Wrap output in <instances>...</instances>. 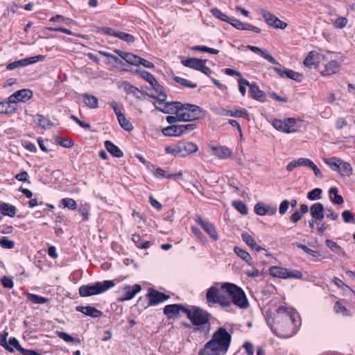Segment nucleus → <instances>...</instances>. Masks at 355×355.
I'll return each mask as SVG.
<instances>
[{
  "mask_svg": "<svg viewBox=\"0 0 355 355\" xmlns=\"http://www.w3.org/2000/svg\"><path fill=\"white\" fill-rule=\"evenodd\" d=\"M232 336L225 328L220 327L214 334L211 339L201 349L198 355H219L225 354L228 350Z\"/></svg>",
  "mask_w": 355,
  "mask_h": 355,
  "instance_id": "f257e3e1",
  "label": "nucleus"
},
{
  "mask_svg": "<svg viewBox=\"0 0 355 355\" xmlns=\"http://www.w3.org/2000/svg\"><path fill=\"white\" fill-rule=\"evenodd\" d=\"M185 311L187 318L196 326L193 331L208 335L211 329V314L198 306H193L191 309H187Z\"/></svg>",
  "mask_w": 355,
  "mask_h": 355,
  "instance_id": "f03ea898",
  "label": "nucleus"
},
{
  "mask_svg": "<svg viewBox=\"0 0 355 355\" xmlns=\"http://www.w3.org/2000/svg\"><path fill=\"white\" fill-rule=\"evenodd\" d=\"M222 291L228 294L232 303L241 309H246L249 306L248 300L243 290L233 283L225 282L220 285Z\"/></svg>",
  "mask_w": 355,
  "mask_h": 355,
  "instance_id": "7ed1b4c3",
  "label": "nucleus"
},
{
  "mask_svg": "<svg viewBox=\"0 0 355 355\" xmlns=\"http://www.w3.org/2000/svg\"><path fill=\"white\" fill-rule=\"evenodd\" d=\"M203 110L196 105L180 102L178 114L180 121H191L202 117Z\"/></svg>",
  "mask_w": 355,
  "mask_h": 355,
  "instance_id": "20e7f679",
  "label": "nucleus"
},
{
  "mask_svg": "<svg viewBox=\"0 0 355 355\" xmlns=\"http://www.w3.org/2000/svg\"><path fill=\"white\" fill-rule=\"evenodd\" d=\"M115 286V283L112 280L97 282L94 284L83 285L79 288V294L81 297H88L105 293L111 288Z\"/></svg>",
  "mask_w": 355,
  "mask_h": 355,
  "instance_id": "39448f33",
  "label": "nucleus"
},
{
  "mask_svg": "<svg viewBox=\"0 0 355 355\" xmlns=\"http://www.w3.org/2000/svg\"><path fill=\"white\" fill-rule=\"evenodd\" d=\"M220 283H215L207 291L206 300L209 304H219L223 307H228L232 304L230 297L220 293Z\"/></svg>",
  "mask_w": 355,
  "mask_h": 355,
  "instance_id": "423d86ee",
  "label": "nucleus"
},
{
  "mask_svg": "<svg viewBox=\"0 0 355 355\" xmlns=\"http://www.w3.org/2000/svg\"><path fill=\"white\" fill-rule=\"evenodd\" d=\"M198 150V146L193 142H180L165 148L166 153L180 157H185Z\"/></svg>",
  "mask_w": 355,
  "mask_h": 355,
  "instance_id": "0eeeda50",
  "label": "nucleus"
},
{
  "mask_svg": "<svg viewBox=\"0 0 355 355\" xmlns=\"http://www.w3.org/2000/svg\"><path fill=\"white\" fill-rule=\"evenodd\" d=\"M206 62V60L196 58H188L187 59L182 60L181 62L184 67L200 71L209 76L212 71L210 68L205 66Z\"/></svg>",
  "mask_w": 355,
  "mask_h": 355,
  "instance_id": "6e6552de",
  "label": "nucleus"
},
{
  "mask_svg": "<svg viewBox=\"0 0 355 355\" xmlns=\"http://www.w3.org/2000/svg\"><path fill=\"white\" fill-rule=\"evenodd\" d=\"M277 316L275 318L277 322L284 320L291 321L294 326H297V319L299 318V315L293 308L280 306L277 309Z\"/></svg>",
  "mask_w": 355,
  "mask_h": 355,
  "instance_id": "1a4fd4ad",
  "label": "nucleus"
},
{
  "mask_svg": "<svg viewBox=\"0 0 355 355\" xmlns=\"http://www.w3.org/2000/svg\"><path fill=\"white\" fill-rule=\"evenodd\" d=\"M272 124L276 130L286 133H292L297 130L296 121L293 118H287L284 121L275 119Z\"/></svg>",
  "mask_w": 355,
  "mask_h": 355,
  "instance_id": "9d476101",
  "label": "nucleus"
},
{
  "mask_svg": "<svg viewBox=\"0 0 355 355\" xmlns=\"http://www.w3.org/2000/svg\"><path fill=\"white\" fill-rule=\"evenodd\" d=\"M261 14L264 19L265 21L270 26L275 28H279L284 30L285 29L288 24L280 20L278 17H277L275 15L272 14L271 12L262 9L261 10Z\"/></svg>",
  "mask_w": 355,
  "mask_h": 355,
  "instance_id": "9b49d317",
  "label": "nucleus"
},
{
  "mask_svg": "<svg viewBox=\"0 0 355 355\" xmlns=\"http://www.w3.org/2000/svg\"><path fill=\"white\" fill-rule=\"evenodd\" d=\"M141 290V287L139 284H135L132 286L125 285L121 288L122 295L119 297V301L123 302L132 300Z\"/></svg>",
  "mask_w": 355,
  "mask_h": 355,
  "instance_id": "f8f14e48",
  "label": "nucleus"
},
{
  "mask_svg": "<svg viewBox=\"0 0 355 355\" xmlns=\"http://www.w3.org/2000/svg\"><path fill=\"white\" fill-rule=\"evenodd\" d=\"M196 221L213 240L217 241L218 239V232L212 223L204 220L200 216H196Z\"/></svg>",
  "mask_w": 355,
  "mask_h": 355,
  "instance_id": "ddd939ff",
  "label": "nucleus"
},
{
  "mask_svg": "<svg viewBox=\"0 0 355 355\" xmlns=\"http://www.w3.org/2000/svg\"><path fill=\"white\" fill-rule=\"evenodd\" d=\"M33 96V92L28 89H23L15 92L10 95L8 100L10 103H16L17 101L26 102Z\"/></svg>",
  "mask_w": 355,
  "mask_h": 355,
  "instance_id": "4468645a",
  "label": "nucleus"
},
{
  "mask_svg": "<svg viewBox=\"0 0 355 355\" xmlns=\"http://www.w3.org/2000/svg\"><path fill=\"white\" fill-rule=\"evenodd\" d=\"M179 101L166 102L163 107H159L156 103H153L155 109L165 114H178Z\"/></svg>",
  "mask_w": 355,
  "mask_h": 355,
  "instance_id": "2eb2a0df",
  "label": "nucleus"
},
{
  "mask_svg": "<svg viewBox=\"0 0 355 355\" xmlns=\"http://www.w3.org/2000/svg\"><path fill=\"white\" fill-rule=\"evenodd\" d=\"M148 297L150 305H157L168 299L169 296L157 291L152 290L148 294Z\"/></svg>",
  "mask_w": 355,
  "mask_h": 355,
  "instance_id": "dca6fc26",
  "label": "nucleus"
},
{
  "mask_svg": "<svg viewBox=\"0 0 355 355\" xmlns=\"http://www.w3.org/2000/svg\"><path fill=\"white\" fill-rule=\"evenodd\" d=\"M210 148L213 154L219 159H226L232 155V150L224 146H211Z\"/></svg>",
  "mask_w": 355,
  "mask_h": 355,
  "instance_id": "f3484780",
  "label": "nucleus"
},
{
  "mask_svg": "<svg viewBox=\"0 0 355 355\" xmlns=\"http://www.w3.org/2000/svg\"><path fill=\"white\" fill-rule=\"evenodd\" d=\"M274 70L277 71L279 76L282 78H288L294 80L297 82L302 80V75L291 69H281L279 68H274Z\"/></svg>",
  "mask_w": 355,
  "mask_h": 355,
  "instance_id": "a211bd4d",
  "label": "nucleus"
},
{
  "mask_svg": "<svg viewBox=\"0 0 355 355\" xmlns=\"http://www.w3.org/2000/svg\"><path fill=\"white\" fill-rule=\"evenodd\" d=\"M185 309H187V308L184 306L182 304H168L165 306L164 309V313L168 318H171L174 315H177L180 311L185 313Z\"/></svg>",
  "mask_w": 355,
  "mask_h": 355,
  "instance_id": "6ab92c4d",
  "label": "nucleus"
},
{
  "mask_svg": "<svg viewBox=\"0 0 355 355\" xmlns=\"http://www.w3.org/2000/svg\"><path fill=\"white\" fill-rule=\"evenodd\" d=\"M311 217L315 220H320L324 217V208L322 203L316 202L310 207Z\"/></svg>",
  "mask_w": 355,
  "mask_h": 355,
  "instance_id": "aec40b11",
  "label": "nucleus"
},
{
  "mask_svg": "<svg viewBox=\"0 0 355 355\" xmlns=\"http://www.w3.org/2000/svg\"><path fill=\"white\" fill-rule=\"evenodd\" d=\"M76 310L92 318H100L103 315L101 311L91 306H78Z\"/></svg>",
  "mask_w": 355,
  "mask_h": 355,
  "instance_id": "412c9836",
  "label": "nucleus"
},
{
  "mask_svg": "<svg viewBox=\"0 0 355 355\" xmlns=\"http://www.w3.org/2000/svg\"><path fill=\"white\" fill-rule=\"evenodd\" d=\"M247 47L251 51L260 54L262 58L268 60L271 64H279V62L266 49H261L259 47L252 45H248Z\"/></svg>",
  "mask_w": 355,
  "mask_h": 355,
  "instance_id": "4be33fe9",
  "label": "nucleus"
},
{
  "mask_svg": "<svg viewBox=\"0 0 355 355\" xmlns=\"http://www.w3.org/2000/svg\"><path fill=\"white\" fill-rule=\"evenodd\" d=\"M320 58L322 59H326L324 55H320L315 51H312L309 53L308 55L304 60V64L309 68H311L316 62L320 61Z\"/></svg>",
  "mask_w": 355,
  "mask_h": 355,
  "instance_id": "5701e85b",
  "label": "nucleus"
},
{
  "mask_svg": "<svg viewBox=\"0 0 355 355\" xmlns=\"http://www.w3.org/2000/svg\"><path fill=\"white\" fill-rule=\"evenodd\" d=\"M250 94L252 98L260 102H264L266 98V94L259 89L256 84L250 85Z\"/></svg>",
  "mask_w": 355,
  "mask_h": 355,
  "instance_id": "b1692460",
  "label": "nucleus"
},
{
  "mask_svg": "<svg viewBox=\"0 0 355 355\" xmlns=\"http://www.w3.org/2000/svg\"><path fill=\"white\" fill-rule=\"evenodd\" d=\"M241 238L243 241L252 249L255 250L257 252L264 250L265 249L260 247L255 240L247 232L241 234Z\"/></svg>",
  "mask_w": 355,
  "mask_h": 355,
  "instance_id": "393cba45",
  "label": "nucleus"
},
{
  "mask_svg": "<svg viewBox=\"0 0 355 355\" xmlns=\"http://www.w3.org/2000/svg\"><path fill=\"white\" fill-rule=\"evenodd\" d=\"M234 252L238 257L244 260L250 266H252L254 264L252 257L246 250L236 246L234 248Z\"/></svg>",
  "mask_w": 355,
  "mask_h": 355,
  "instance_id": "a878e982",
  "label": "nucleus"
},
{
  "mask_svg": "<svg viewBox=\"0 0 355 355\" xmlns=\"http://www.w3.org/2000/svg\"><path fill=\"white\" fill-rule=\"evenodd\" d=\"M0 211L3 215L14 217L16 214V207L12 205L0 201Z\"/></svg>",
  "mask_w": 355,
  "mask_h": 355,
  "instance_id": "bb28decb",
  "label": "nucleus"
},
{
  "mask_svg": "<svg viewBox=\"0 0 355 355\" xmlns=\"http://www.w3.org/2000/svg\"><path fill=\"white\" fill-rule=\"evenodd\" d=\"M104 144L106 150L114 157L119 158L123 155V152L119 149V148L114 144L112 141H105Z\"/></svg>",
  "mask_w": 355,
  "mask_h": 355,
  "instance_id": "cd10ccee",
  "label": "nucleus"
},
{
  "mask_svg": "<svg viewBox=\"0 0 355 355\" xmlns=\"http://www.w3.org/2000/svg\"><path fill=\"white\" fill-rule=\"evenodd\" d=\"M338 69V62L336 60H332L325 65L324 70L321 73L322 76H329L336 73Z\"/></svg>",
  "mask_w": 355,
  "mask_h": 355,
  "instance_id": "c85d7f7f",
  "label": "nucleus"
},
{
  "mask_svg": "<svg viewBox=\"0 0 355 355\" xmlns=\"http://www.w3.org/2000/svg\"><path fill=\"white\" fill-rule=\"evenodd\" d=\"M150 85L153 87V90L157 94V97H158V103L161 104L162 101H166L167 96L164 92L163 87L157 81L156 79L155 83L150 84Z\"/></svg>",
  "mask_w": 355,
  "mask_h": 355,
  "instance_id": "c756f323",
  "label": "nucleus"
},
{
  "mask_svg": "<svg viewBox=\"0 0 355 355\" xmlns=\"http://www.w3.org/2000/svg\"><path fill=\"white\" fill-rule=\"evenodd\" d=\"M83 102L87 107H89L91 109H96L98 107V98L92 94H84Z\"/></svg>",
  "mask_w": 355,
  "mask_h": 355,
  "instance_id": "7c9ffc66",
  "label": "nucleus"
},
{
  "mask_svg": "<svg viewBox=\"0 0 355 355\" xmlns=\"http://www.w3.org/2000/svg\"><path fill=\"white\" fill-rule=\"evenodd\" d=\"M286 268H283L278 266H272L269 269V273L271 276L282 279H286L287 275Z\"/></svg>",
  "mask_w": 355,
  "mask_h": 355,
  "instance_id": "2f4dec72",
  "label": "nucleus"
},
{
  "mask_svg": "<svg viewBox=\"0 0 355 355\" xmlns=\"http://www.w3.org/2000/svg\"><path fill=\"white\" fill-rule=\"evenodd\" d=\"M162 133L167 137L180 136V128L178 125H171L162 129Z\"/></svg>",
  "mask_w": 355,
  "mask_h": 355,
  "instance_id": "473e14b6",
  "label": "nucleus"
},
{
  "mask_svg": "<svg viewBox=\"0 0 355 355\" xmlns=\"http://www.w3.org/2000/svg\"><path fill=\"white\" fill-rule=\"evenodd\" d=\"M12 103H10V101L8 102H0V114H12L15 112L16 107H15L12 105Z\"/></svg>",
  "mask_w": 355,
  "mask_h": 355,
  "instance_id": "72a5a7b5",
  "label": "nucleus"
},
{
  "mask_svg": "<svg viewBox=\"0 0 355 355\" xmlns=\"http://www.w3.org/2000/svg\"><path fill=\"white\" fill-rule=\"evenodd\" d=\"M329 194L331 200L334 204L341 205L343 203V198L338 193V189L336 187H331L329 191Z\"/></svg>",
  "mask_w": 355,
  "mask_h": 355,
  "instance_id": "f704fd0d",
  "label": "nucleus"
},
{
  "mask_svg": "<svg viewBox=\"0 0 355 355\" xmlns=\"http://www.w3.org/2000/svg\"><path fill=\"white\" fill-rule=\"evenodd\" d=\"M37 121L38 126L42 129L49 130L53 126V123L51 120L43 115L38 114L37 116Z\"/></svg>",
  "mask_w": 355,
  "mask_h": 355,
  "instance_id": "c9c22d12",
  "label": "nucleus"
},
{
  "mask_svg": "<svg viewBox=\"0 0 355 355\" xmlns=\"http://www.w3.org/2000/svg\"><path fill=\"white\" fill-rule=\"evenodd\" d=\"M338 172L342 176H350L352 174V167L349 163L342 160Z\"/></svg>",
  "mask_w": 355,
  "mask_h": 355,
  "instance_id": "e433bc0d",
  "label": "nucleus"
},
{
  "mask_svg": "<svg viewBox=\"0 0 355 355\" xmlns=\"http://www.w3.org/2000/svg\"><path fill=\"white\" fill-rule=\"evenodd\" d=\"M117 119L120 125L126 131L131 132L134 129L132 124L125 118L123 114H119Z\"/></svg>",
  "mask_w": 355,
  "mask_h": 355,
  "instance_id": "4c0bfd02",
  "label": "nucleus"
},
{
  "mask_svg": "<svg viewBox=\"0 0 355 355\" xmlns=\"http://www.w3.org/2000/svg\"><path fill=\"white\" fill-rule=\"evenodd\" d=\"M27 298L31 302L37 304H45L49 302L48 298L32 293H28Z\"/></svg>",
  "mask_w": 355,
  "mask_h": 355,
  "instance_id": "58836bf2",
  "label": "nucleus"
},
{
  "mask_svg": "<svg viewBox=\"0 0 355 355\" xmlns=\"http://www.w3.org/2000/svg\"><path fill=\"white\" fill-rule=\"evenodd\" d=\"M137 73L139 74V76L146 80L150 85L155 83V78L154 76L147 71L143 69H137Z\"/></svg>",
  "mask_w": 355,
  "mask_h": 355,
  "instance_id": "ea45409f",
  "label": "nucleus"
},
{
  "mask_svg": "<svg viewBox=\"0 0 355 355\" xmlns=\"http://www.w3.org/2000/svg\"><path fill=\"white\" fill-rule=\"evenodd\" d=\"M211 12L215 17L227 23H228L229 20L231 18L216 8L211 9Z\"/></svg>",
  "mask_w": 355,
  "mask_h": 355,
  "instance_id": "a19ab883",
  "label": "nucleus"
},
{
  "mask_svg": "<svg viewBox=\"0 0 355 355\" xmlns=\"http://www.w3.org/2000/svg\"><path fill=\"white\" fill-rule=\"evenodd\" d=\"M325 163L328 164L333 171H338L340 169V165L342 162L340 159L331 157L329 160L325 159Z\"/></svg>",
  "mask_w": 355,
  "mask_h": 355,
  "instance_id": "79ce46f5",
  "label": "nucleus"
},
{
  "mask_svg": "<svg viewBox=\"0 0 355 355\" xmlns=\"http://www.w3.org/2000/svg\"><path fill=\"white\" fill-rule=\"evenodd\" d=\"M55 143L58 145L67 148H71L74 145V143L72 140L63 139L59 136L55 137Z\"/></svg>",
  "mask_w": 355,
  "mask_h": 355,
  "instance_id": "37998d69",
  "label": "nucleus"
},
{
  "mask_svg": "<svg viewBox=\"0 0 355 355\" xmlns=\"http://www.w3.org/2000/svg\"><path fill=\"white\" fill-rule=\"evenodd\" d=\"M56 334L58 335V336L60 338H61L68 343H80V342L79 338H73L71 335H69L65 332H63V331H56Z\"/></svg>",
  "mask_w": 355,
  "mask_h": 355,
  "instance_id": "c03bdc74",
  "label": "nucleus"
},
{
  "mask_svg": "<svg viewBox=\"0 0 355 355\" xmlns=\"http://www.w3.org/2000/svg\"><path fill=\"white\" fill-rule=\"evenodd\" d=\"M232 205L233 207L241 214L245 215L248 214V207L243 202L236 200L232 202Z\"/></svg>",
  "mask_w": 355,
  "mask_h": 355,
  "instance_id": "a18cd8bd",
  "label": "nucleus"
},
{
  "mask_svg": "<svg viewBox=\"0 0 355 355\" xmlns=\"http://www.w3.org/2000/svg\"><path fill=\"white\" fill-rule=\"evenodd\" d=\"M322 193L321 189L315 188L308 193L307 198L310 200H320L322 198Z\"/></svg>",
  "mask_w": 355,
  "mask_h": 355,
  "instance_id": "49530a36",
  "label": "nucleus"
},
{
  "mask_svg": "<svg viewBox=\"0 0 355 355\" xmlns=\"http://www.w3.org/2000/svg\"><path fill=\"white\" fill-rule=\"evenodd\" d=\"M61 203L64 206V207L68 208L71 210H75L77 208L76 202L72 198H63L61 200Z\"/></svg>",
  "mask_w": 355,
  "mask_h": 355,
  "instance_id": "de8ad7c7",
  "label": "nucleus"
},
{
  "mask_svg": "<svg viewBox=\"0 0 355 355\" xmlns=\"http://www.w3.org/2000/svg\"><path fill=\"white\" fill-rule=\"evenodd\" d=\"M174 80L176 83H178L186 87L196 88L197 87V84L192 83L189 80H188L185 78H181V77L175 76V77H174Z\"/></svg>",
  "mask_w": 355,
  "mask_h": 355,
  "instance_id": "09e8293b",
  "label": "nucleus"
},
{
  "mask_svg": "<svg viewBox=\"0 0 355 355\" xmlns=\"http://www.w3.org/2000/svg\"><path fill=\"white\" fill-rule=\"evenodd\" d=\"M230 116L234 117H245L250 121V116L245 110H230Z\"/></svg>",
  "mask_w": 355,
  "mask_h": 355,
  "instance_id": "8fccbe9b",
  "label": "nucleus"
},
{
  "mask_svg": "<svg viewBox=\"0 0 355 355\" xmlns=\"http://www.w3.org/2000/svg\"><path fill=\"white\" fill-rule=\"evenodd\" d=\"M180 128V135L183 134H188L196 128V125L194 123L178 125Z\"/></svg>",
  "mask_w": 355,
  "mask_h": 355,
  "instance_id": "3c124183",
  "label": "nucleus"
},
{
  "mask_svg": "<svg viewBox=\"0 0 355 355\" xmlns=\"http://www.w3.org/2000/svg\"><path fill=\"white\" fill-rule=\"evenodd\" d=\"M254 211L259 216H265L268 212V207L262 202H257L254 206Z\"/></svg>",
  "mask_w": 355,
  "mask_h": 355,
  "instance_id": "603ef678",
  "label": "nucleus"
},
{
  "mask_svg": "<svg viewBox=\"0 0 355 355\" xmlns=\"http://www.w3.org/2000/svg\"><path fill=\"white\" fill-rule=\"evenodd\" d=\"M191 50L207 52L211 54H218L219 51L215 49L209 48L205 46H194L191 48Z\"/></svg>",
  "mask_w": 355,
  "mask_h": 355,
  "instance_id": "864d4df0",
  "label": "nucleus"
},
{
  "mask_svg": "<svg viewBox=\"0 0 355 355\" xmlns=\"http://www.w3.org/2000/svg\"><path fill=\"white\" fill-rule=\"evenodd\" d=\"M140 57L129 53L128 54H125V60L132 65L139 66Z\"/></svg>",
  "mask_w": 355,
  "mask_h": 355,
  "instance_id": "5fc2aeb1",
  "label": "nucleus"
},
{
  "mask_svg": "<svg viewBox=\"0 0 355 355\" xmlns=\"http://www.w3.org/2000/svg\"><path fill=\"white\" fill-rule=\"evenodd\" d=\"M228 24L238 30H245V26L247 24V23L242 22L240 20L234 18H230Z\"/></svg>",
  "mask_w": 355,
  "mask_h": 355,
  "instance_id": "6e6d98bb",
  "label": "nucleus"
},
{
  "mask_svg": "<svg viewBox=\"0 0 355 355\" xmlns=\"http://www.w3.org/2000/svg\"><path fill=\"white\" fill-rule=\"evenodd\" d=\"M8 334L7 332H4L3 334L0 335V345L6 349H7L10 352H13L14 349L12 347L9 346L7 343V337Z\"/></svg>",
  "mask_w": 355,
  "mask_h": 355,
  "instance_id": "4d7b16f0",
  "label": "nucleus"
},
{
  "mask_svg": "<svg viewBox=\"0 0 355 355\" xmlns=\"http://www.w3.org/2000/svg\"><path fill=\"white\" fill-rule=\"evenodd\" d=\"M116 37H118L129 43L135 42V37L132 35L124 32L118 31L117 35H116Z\"/></svg>",
  "mask_w": 355,
  "mask_h": 355,
  "instance_id": "13d9d810",
  "label": "nucleus"
},
{
  "mask_svg": "<svg viewBox=\"0 0 355 355\" xmlns=\"http://www.w3.org/2000/svg\"><path fill=\"white\" fill-rule=\"evenodd\" d=\"M297 248L303 250L306 253L309 254V255L313 257H319L321 256L319 252L313 250L304 244L297 243Z\"/></svg>",
  "mask_w": 355,
  "mask_h": 355,
  "instance_id": "bf43d9fd",
  "label": "nucleus"
},
{
  "mask_svg": "<svg viewBox=\"0 0 355 355\" xmlns=\"http://www.w3.org/2000/svg\"><path fill=\"white\" fill-rule=\"evenodd\" d=\"M250 85L251 84L246 79L241 78L239 80V92H241V95L243 96H244L245 95V93H246L245 86H248L250 87Z\"/></svg>",
  "mask_w": 355,
  "mask_h": 355,
  "instance_id": "052dcab7",
  "label": "nucleus"
},
{
  "mask_svg": "<svg viewBox=\"0 0 355 355\" xmlns=\"http://www.w3.org/2000/svg\"><path fill=\"white\" fill-rule=\"evenodd\" d=\"M0 245L5 249H12L15 246V242L3 236L0 239Z\"/></svg>",
  "mask_w": 355,
  "mask_h": 355,
  "instance_id": "680f3d73",
  "label": "nucleus"
},
{
  "mask_svg": "<svg viewBox=\"0 0 355 355\" xmlns=\"http://www.w3.org/2000/svg\"><path fill=\"white\" fill-rule=\"evenodd\" d=\"M154 175L157 178H172V175H169L170 173H167L165 170L157 168L153 172Z\"/></svg>",
  "mask_w": 355,
  "mask_h": 355,
  "instance_id": "e2e57ef3",
  "label": "nucleus"
},
{
  "mask_svg": "<svg viewBox=\"0 0 355 355\" xmlns=\"http://www.w3.org/2000/svg\"><path fill=\"white\" fill-rule=\"evenodd\" d=\"M325 243L332 252L336 254H339L341 252V248L336 242L327 239Z\"/></svg>",
  "mask_w": 355,
  "mask_h": 355,
  "instance_id": "0e129e2a",
  "label": "nucleus"
},
{
  "mask_svg": "<svg viewBox=\"0 0 355 355\" xmlns=\"http://www.w3.org/2000/svg\"><path fill=\"white\" fill-rule=\"evenodd\" d=\"M342 217L343 220L347 223H354L355 218L352 214V213L349 210H345L342 213Z\"/></svg>",
  "mask_w": 355,
  "mask_h": 355,
  "instance_id": "69168bd1",
  "label": "nucleus"
},
{
  "mask_svg": "<svg viewBox=\"0 0 355 355\" xmlns=\"http://www.w3.org/2000/svg\"><path fill=\"white\" fill-rule=\"evenodd\" d=\"M45 59V56L43 55H38L36 56L28 57L26 58L27 66L33 64L37 62L43 61Z\"/></svg>",
  "mask_w": 355,
  "mask_h": 355,
  "instance_id": "338daca9",
  "label": "nucleus"
},
{
  "mask_svg": "<svg viewBox=\"0 0 355 355\" xmlns=\"http://www.w3.org/2000/svg\"><path fill=\"white\" fill-rule=\"evenodd\" d=\"M1 282L4 288H12L14 286V282L10 277L3 276L1 278Z\"/></svg>",
  "mask_w": 355,
  "mask_h": 355,
  "instance_id": "774afa93",
  "label": "nucleus"
}]
</instances>
